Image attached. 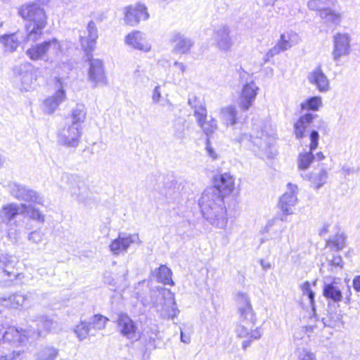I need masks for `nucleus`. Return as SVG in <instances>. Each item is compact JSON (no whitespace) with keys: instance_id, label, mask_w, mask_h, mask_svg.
Here are the masks:
<instances>
[{"instance_id":"nucleus-48","label":"nucleus","mask_w":360,"mask_h":360,"mask_svg":"<svg viewBox=\"0 0 360 360\" xmlns=\"http://www.w3.org/2000/svg\"><path fill=\"white\" fill-rule=\"evenodd\" d=\"M300 289L302 292L303 295L307 296L309 300V303L312 308H314V292L311 289V285L309 281L304 282L300 285Z\"/></svg>"},{"instance_id":"nucleus-55","label":"nucleus","mask_w":360,"mask_h":360,"mask_svg":"<svg viewBox=\"0 0 360 360\" xmlns=\"http://www.w3.org/2000/svg\"><path fill=\"white\" fill-rule=\"evenodd\" d=\"M43 238V234L41 232L38 231H32L28 236L29 241L34 243H39L41 242Z\"/></svg>"},{"instance_id":"nucleus-57","label":"nucleus","mask_w":360,"mask_h":360,"mask_svg":"<svg viewBox=\"0 0 360 360\" xmlns=\"http://www.w3.org/2000/svg\"><path fill=\"white\" fill-rule=\"evenodd\" d=\"M134 77L136 79L140 80L141 82H143L145 79L148 80V77L146 75V71L141 66H138L136 70L134 71Z\"/></svg>"},{"instance_id":"nucleus-45","label":"nucleus","mask_w":360,"mask_h":360,"mask_svg":"<svg viewBox=\"0 0 360 360\" xmlns=\"http://www.w3.org/2000/svg\"><path fill=\"white\" fill-rule=\"evenodd\" d=\"M315 159L313 150L300 153L298 159V167L300 169H306Z\"/></svg>"},{"instance_id":"nucleus-59","label":"nucleus","mask_w":360,"mask_h":360,"mask_svg":"<svg viewBox=\"0 0 360 360\" xmlns=\"http://www.w3.org/2000/svg\"><path fill=\"white\" fill-rule=\"evenodd\" d=\"M330 264L331 265L332 267L342 269L343 261L342 257L339 255L334 256L333 259L330 261Z\"/></svg>"},{"instance_id":"nucleus-4","label":"nucleus","mask_w":360,"mask_h":360,"mask_svg":"<svg viewBox=\"0 0 360 360\" xmlns=\"http://www.w3.org/2000/svg\"><path fill=\"white\" fill-rule=\"evenodd\" d=\"M152 296L155 297L151 304L143 302V305L155 307L164 319H174L179 314L174 293L169 289L161 288L155 291Z\"/></svg>"},{"instance_id":"nucleus-14","label":"nucleus","mask_w":360,"mask_h":360,"mask_svg":"<svg viewBox=\"0 0 360 360\" xmlns=\"http://www.w3.org/2000/svg\"><path fill=\"white\" fill-rule=\"evenodd\" d=\"M299 41L298 34L293 31H285L280 35V38L274 47L266 54L267 58H272L281 52L285 51Z\"/></svg>"},{"instance_id":"nucleus-23","label":"nucleus","mask_w":360,"mask_h":360,"mask_svg":"<svg viewBox=\"0 0 360 360\" xmlns=\"http://www.w3.org/2000/svg\"><path fill=\"white\" fill-rule=\"evenodd\" d=\"M27 210V205L24 203L6 204L0 210V222L8 225L17 215L25 213Z\"/></svg>"},{"instance_id":"nucleus-13","label":"nucleus","mask_w":360,"mask_h":360,"mask_svg":"<svg viewBox=\"0 0 360 360\" xmlns=\"http://www.w3.org/2000/svg\"><path fill=\"white\" fill-rule=\"evenodd\" d=\"M10 192L19 200L44 205V198L39 193L22 184L13 183L10 185Z\"/></svg>"},{"instance_id":"nucleus-25","label":"nucleus","mask_w":360,"mask_h":360,"mask_svg":"<svg viewBox=\"0 0 360 360\" xmlns=\"http://www.w3.org/2000/svg\"><path fill=\"white\" fill-rule=\"evenodd\" d=\"M56 85L58 89L53 96L46 98L43 103V109L48 114L53 113L65 99V91L62 86L60 79H57Z\"/></svg>"},{"instance_id":"nucleus-29","label":"nucleus","mask_w":360,"mask_h":360,"mask_svg":"<svg viewBox=\"0 0 360 360\" xmlns=\"http://www.w3.org/2000/svg\"><path fill=\"white\" fill-rule=\"evenodd\" d=\"M318 117V115L306 113L301 116L294 124V133L298 139L304 136L307 127L313 122L314 119Z\"/></svg>"},{"instance_id":"nucleus-34","label":"nucleus","mask_w":360,"mask_h":360,"mask_svg":"<svg viewBox=\"0 0 360 360\" xmlns=\"http://www.w3.org/2000/svg\"><path fill=\"white\" fill-rule=\"evenodd\" d=\"M188 104L193 110V115L195 118L202 117L207 111L205 104L202 100L195 95H189Z\"/></svg>"},{"instance_id":"nucleus-42","label":"nucleus","mask_w":360,"mask_h":360,"mask_svg":"<svg viewBox=\"0 0 360 360\" xmlns=\"http://www.w3.org/2000/svg\"><path fill=\"white\" fill-rule=\"evenodd\" d=\"M58 355V350L53 347L41 349L37 355V360H55Z\"/></svg>"},{"instance_id":"nucleus-27","label":"nucleus","mask_w":360,"mask_h":360,"mask_svg":"<svg viewBox=\"0 0 360 360\" xmlns=\"http://www.w3.org/2000/svg\"><path fill=\"white\" fill-rule=\"evenodd\" d=\"M125 43L132 48L143 52L150 51L151 46L147 41L144 33L135 30L125 37Z\"/></svg>"},{"instance_id":"nucleus-6","label":"nucleus","mask_w":360,"mask_h":360,"mask_svg":"<svg viewBox=\"0 0 360 360\" xmlns=\"http://www.w3.org/2000/svg\"><path fill=\"white\" fill-rule=\"evenodd\" d=\"M286 221L285 217H274L267 221L266 225L261 229L259 233L264 236L260 239V243H264L268 240H274V243H279L282 239V235L285 231L286 226L283 224V221Z\"/></svg>"},{"instance_id":"nucleus-36","label":"nucleus","mask_w":360,"mask_h":360,"mask_svg":"<svg viewBox=\"0 0 360 360\" xmlns=\"http://www.w3.org/2000/svg\"><path fill=\"white\" fill-rule=\"evenodd\" d=\"M86 116V110L84 105L77 104L76 106L72 109L70 117L71 119V123L75 125L82 126V124L84 122Z\"/></svg>"},{"instance_id":"nucleus-58","label":"nucleus","mask_w":360,"mask_h":360,"mask_svg":"<svg viewBox=\"0 0 360 360\" xmlns=\"http://www.w3.org/2000/svg\"><path fill=\"white\" fill-rule=\"evenodd\" d=\"M20 351L13 352L12 354H6L0 355V360H21Z\"/></svg>"},{"instance_id":"nucleus-63","label":"nucleus","mask_w":360,"mask_h":360,"mask_svg":"<svg viewBox=\"0 0 360 360\" xmlns=\"http://www.w3.org/2000/svg\"><path fill=\"white\" fill-rule=\"evenodd\" d=\"M352 285L356 292H360V276H356L353 278Z\"/></svg>"},{"instance_id":"nucleus-35","label":"nucleus","mask_w":360,"mask_h":360,"mask_svg":"<svg viewBox=\"0 0 360 360\" xmlns=\"http://www.w3.org/2000/svg\"><path fill=\"white\" fill-rule=\"evenodd\" d=\"M28 299V295H24L22 293H15L11 295L8 298L3 299V304L5 307L18 309L22 307L23 304Z\"/></svg>"},{"instance_id":"nucleus-33","label":"nucleus","mask_w":360,"mask_h":360,"mask_svg":"<svg viewBox=\"0 0 360 360\" xmlns=\"http://www.w3.org/2000/svg\"><path fill=\"white\" fill-rule=\"evenodd\" d=\"M108 319L101 314L94 315L89 321H86L90 329L91 336H95L96 332L105 328Z\"/></svg>"},{"instance_id":"nucleus-10","label":"nucleus","mask_w":360,"mask_h":360,"mask_svg":"<svg viewBox=\"0 0 360 360\" xmlns=\"http://www.w3.org/2000/svg\"><path fill=\"white\" fill-rule=\"evenodd\" d=\"M240 77L241 81L244 79L246 81L245 84H243L238 103L240 109L246 111L252 105L257 95L259 88L253 81L248 82V78L250 77L248 72L243 71L240 73Z\"/></svg>"},{"instance_id":"nucleus-54","label":"nucleus","mask_w":360,"mask_h":360,"mask_svg":"<svg viewBox=\"0 0 360 360\" xmlns=\"http://www.w3.org/2000/svg\"><path fill=\"white\" fill-rule=\"evenodd\" d=\"M151 98L153 103L158 104L162 98V93L160 90V85H156L152 91Z\"/></svg>"},{"instance_id":"nucleus-26","label":"nucleus","mask_w":360,"mask_h":360,"mask_svg":"<svg viewBox=\"0 0 360 360\" xmlns=\"http://www.w3.org/2000/svg\"><path fill=\"white\" fill-rule=\"evenodd\" d=\"M235 186V179L229 172L216 175L214 177V186L211 188H217L223 197L231 193Z\"/></svg>"},{"instance_id":"nucleus-20","label":"nucleus","mask_w":360,"mask_h":360,"mask_svg":"<svg viewBox=\"0 0 360 360\" xmlns=\"http://www.w3.org/2000/svg\"><path fill=\"white\" fill-rule=\"evenodd\" d=\"M4 338L6 346H20L24 345L28 339L27 332L22 328L11 326L6 328L4 327Z\"/></svg>"},{"instance_id":"nucleus-19","label":"nucleus","mask_w":360,"mask_h":360,"mask_svg":"<svg viewBox=\"0 0 360 360\" xmlns=\"http://www.w3.org/2000/svg\"><path fill=\"white\" fill-rule=\"evenodd\" d=\"M230 34V27L226 25H220L214 30L213 38L219 51L224 53L231 51L233 42Z\"/></svg>"},{"instance_id":"nucleus-50","label":"nucleus","mask_w":360,"mask_h":360,"mask_svg":"<svg viewBox=\"0 0 360 360\" xmlns=\"http://www.w3.org/2000/svg\"><path fill=\"white\" fill-rule=\"evenodd\" d=\"M36 321H38L41 323V326L46 330V331H51L52 329L54 328L56 323H55L52 319H49L48 316H41L40 320H35Z\"/></svg>"},{"instance_id":"nucleus-47","label":"nucleus","mask_w":360,"mask_h":360,"mask_svg":"<svg viewBox=\"0 0 360 360\" xmlns=\"http://www.w3.org/2000/svg\"><path fill=\"white\" fill-rule=\"evenodd\" d=\"M240 324H238L236 328L237 337L240 338H249L250 328H252L254 325L247 323L244 321H240Z\"/></svg>"},{"instance_id":"nucleus-31","label":"nucleus","mask_w":360,"mask_h":360,"mask_svg":"<svg viewBox=\"0 0 360 360\" xmlns=\"http://www.w3.org/2000/svg\"><path fill=\"white\" fill-rule=\"evenodd\" d=\"M237 110L233 105H229L221 109L220 119L221 122L229 126H233L238 122Z\"/></svg>"},{"instance_id":"nucleus-11","label":"nucleus","mask_w":360,"mask_h":360,"mask_svg":"<svg viewBox=\"0 0 360 360\" xmlns=\"http://www.w3.org/2000/svg\"><path fill=\"white\" fill-rule=\"evenodd\" d=\"M150 17L146 6L136 3L124 8V22L130 26H136L141 20H147Z\"/></svg>"},{"instance_id":"nucleus-9","label":"nucleus","mask_w":360,"mask_h":360,"mask_svg":"<svg viewBox=\"0 0 360 360\" xmlns=\"http://www.w3.org/2000/svg\"><path fill=\"white\" fill-rule=\"evenodd\" d=\"M250 141L252 144V150L261 158H271L272 156L271 146L274 144L273 134L258 131L250 136Z\"/></svg>"},{"instance_id":"nucleus-24","label":"nucleus","mask_w":360,"mask_h":360,"mask_svg":"<svg viewBox=\"0 0 360 360\" xmlns=\"http://www.w3.org/2000/svg\"><path fill=\"white\" fill-rule=\"evenodd\" d=\"M87 37L80 35V44L86 53V55L91 53L94 49L96 41L98 38V29L96 23L91 20L86 26Z\"/></svg>"},{"instance_id":"nucleus-16","label":"nucleus","mask_w":360,"mask_h":360,"mask_svg":"<svg viewBox=\"0 0 360 360\" xmlns=\"http://www.w3.org/2000/svg\"><path fill=\"white\" fill-rule=\"evenodd\" d=\"M236 302L240 314V321L255 325L256 316L248 295L245 292H238L236 293Z\"/></svg>"},{"instance_id":"nucleus-32","label":"nucleus","mask_w":360,"mask_h":360,"mask_svg":"<svg viewBox=\"0 0 360 360\" xmlns=\"http://www.w3.org/2000/svg\"><path fill=\"white\" fill-rule=\"evenodd\" d=\"M207 112L206 111L202 117H198L195 119L203 132L209 137L217 131L218 126L217 122L214 118L210 117L209 120H207Z\"/></svg>"},{"instance_id":"nucleus-44","label":"nucleus","mask_w":360,"mask_h":360,"mask_svg":"<svg viewBox=\"0 0 360 360\" xmlns=\"http://www.w3.org/2000/svg\"><path fill=\"white\" fill-rule=\"evenodd\" d=\"M74 332L79 341L85 340L89 335L91 336L90 329L86 321H81L74 329Z\"/></svg>"},{"instance_id":"nucleus-22","label":"nucleus","mask_w":360,"mask_h":360,"mask_svg":"<svg viewBox=\"0 0 360 360\" xmlns=\"http://www.w3.org/2000/svg\"><path fill=\"white\" fill-rule=\"evenodd\" d=\"M307 79L311 84L316 86L319 92L326 93L330 89V80L320 65L308 74Z\"/></svg>"},{"instance_id":"nucleus-17","label":"nucleus","mask_w":360,"mask_h":360,"mask_svg":"<svg viewBox=\"0 0 360 360\" xmlns=\"http://www.w3.org/2000/svg\"><path fill=\"white\" fill-rule=\"evenodd\" d=\"M350 36L347 33H338L333 36V59L338 62L343 56L350 53Z\"/></svg>"},{"instance_id":"nucleus-60","label":"nucleus","mask_w":360,"mask_h":360,"mask_svg":"<svg viewBox=\"0 0 360 360\" xmlns=\"http://www.w3.org/2000/svg\"><path fill=\"white\" fill-rule=\"evenodd\" d=\"M8 349L6 346V342L4 338V326L0 324V352L4 354V350Z\"/></svg>"},{"instance_id":"nucleus-1","label":"nucleus","mask_w":360,"mask_h":360,"mask_svg":"<svg viewBox=\"0 0 360 360\" xmlns=\"http://www.w3.org/2000/svg\"><path fill=\"white\" fill-rule=\"evenodd\" d=\"M18 14L28 22L25 25L26 34L18 31L0 36V44L6 52L16 51L21 43L36 41L39 39L47 25V17L44 8L37 4L23 5L18 9Z\"/></svg>"},{"instance_id":"nucleus-49","label":"nucleus","mask_w":360,"mask_h":360,"mask_svg":"<svg viewBox=\"0 0 360 360\" xmlns=\"http://www.w3.org/2000/svg\"><path fill=\"white\" fill-rule=\"evenodd\" d=\"M297 355V360H316L315 354L306 349H298Z\"/></svg>"},{"instance_id":"nucleus-21","label":"nucleus","mask_w":360,"mask_h":360,"mask_svg":"<svg viewBox=\"0 0 360 360\" xmlns=\"http://www.w3.org/2000/svg\"><path fill=\"white\" fill-rule=\"evenodd\" d=\"M169 41L172 46V51L179 54L188 53L194 44L191 39L179 32L172 33Z\"/></svg>"},{"instance_id":"nucleus-8","label":"nucleus","mask_w":360,"mask_h":360,"mask_svg":"<svg viewBox=\"0 0 360 360\" xmlns=\"http://www.w3.org/2000/svg\"><path fill=\"white\" fill-rule=\"evenodd\" d=\"M83 134L82 126L66 124L58 132V143L65 147L77 148Z\"/></svg>"},{"instance_id":"nucleus-52","label":"nucleus","mask_w":360,"mask_h":360,"mask_svg":"<svg viewBox=\"0 0 360 360\" xmlns=\"http://www.w3.org/2000/svg\"><path fill=\"white\" fill-rule=\"evenodd\" d=\"M21 83H22V88L26 90V91H28L32 83H33V76H32V74L31 72H26L22 76V78H21Z\"/></svg>"},{"instance_id":"nucleus-18","label":"nucleus","mask_w":360,"mask_h":360,"mask_svg":"<svg viewBox=\"0 0 360 360\" xmlns=\"http://www.w3.org/2000/svg\"><path fill=\"white\" fill-rule=\"evenodd\" d=\"M298 188L296 185L288 184V191L281 197L278 207L283 212L282 217L292 214L294 213V207L295 206L297 198Z\"/></svg>"},{"instance_id":"nucleus-12","label":"nucleus","mask_w":360,"mask_h":360,"mask_svg":"<svg viewBox=\"0 0 360 360\" xmlns=\"http://www.w3.org/2000/svg\"><path fill=\"white\" fill-rule=\"evenodd\" d=\"M132 244L141 245V240L137 233H120L118 237L110 243L109 248L113 255H119L127 252Z\"/></svg>"},{"instance_id":"nucleus-5","label":"nucleus","mask_w":360,"mask_h":360,"mask_svg":"<svg viewBox=\"0 0 360 360\" xmlns=\"http://www.w3.org/2000/svg\"><path fill=\"white\" fill-rule=\"evenodd\" d=\"M61 179L67 182L69 192L75 200L84 205L90 204V190L84 181L79 180L73 175L67 174H63Z\"/></svg>"},{"instance_id":"nucleus-28","label":"nucleus","mask_w":360,"mask_h":360,"mask_svg":"<svg viewBox=\"0 0 360 360\" xmlns=\"http://www.w3.org/2000/svg\"><path fill=\"white\" fill-rule=\"evenodd\" d=\"M159 330L155 325L151 326L145 329L142 336V341L145 347V353L148 350L155 349L157 348V340L159 339Z\"/></svg>"},{"instance_id":"nucleus-41","label":"nucleus","mask_w":360,"mask_h":360,"mask_svg":"<svg viewBox=\"0 0 360 360\" xmlns=\"http://www.w3.org/2000/svg\"><path fill=\"white\" fill-rule=\"evenodd\" d=\"M186 122L181 118L177 119L174 123V136L176 139L183 140L186 138Z\"/></svg>"},{"instance_id":"nucleus-2","label":"nucleus","mask_w":360,"mask_h":360,"mask_svg":"<svg viewBox=\"0 0 360 360\" xmlns=\"http://www.w3.org/2000/svg\"><path fill=\"white\" fill-rule=\"evenodd\" d=\"M223 194L214 188H207L199 199V206L204 218L212 226L224 229L228 223Z\"/></svg>"},{"instance_id":"nucleus-30","label":"nucleus","mask_w":360,"mask_h":360,"mask_svg":"<svg viewBox=\"0 0 360 360\" xmlns=\"http://www.w3.org/2000/svg\"><path fill=\"white\" fill-rule=\"evenodd\" d=\"M336 278H334L330 283H324L323 295V296L333 302L338 303L342 299L341 290L337 285Z\"/></svg>"},{"instance_id":"nucleus-40","label":"nucleus","mask_w":360,"mask_h":360,"mask_svg":"<svg viewBox=\"0 0 360 360\" xmlns=\"http://www.w3.org/2000/svg\"><path fill=\"white\" fill-rule=\"evenodd\" d=\"M323 105L321 96H311L300 104L302 110L317 111Z\"/></svg>"},{"instance_id":"nucleus-3","label":"nucleus","mask_w":360,"mask_h":360,"mask_svg":"<svg viewBox=\"0 0 360 360\" xmlns=\"http://www.w3.org/2000/svg\"><path fill=\"white\" fill-rule=\"evenodd\" d=\"M62 47V42L52 38L32 46L26 51V54L32 60H42L53 63L63 53Z\"/></svg>"},{"instance_id":"nucleus-62","label":"nucleus","mask_w":360,"mask_h":360,"mask_svg":"<svg viewBox=\"0 0 360 360\" xmlns=\"http://www.w3.org/2000/svg\"><path fill=\"white\" fill-rule=\"evenodd\" d=\"M0 263L2 264L4 267L12 263V257L8 254H1L0 255Z\"/></svg>"},{"instance_id":"nucleus-39","label":"nucleus","mask_w":360,"mask_h":360,"mask_svg":"<svg viewBox=\"0 0 360 360\" xmlns=\"http://www.w3.org/2000/svg\"><path fill=\"white\" fill-rule=\"evenodd\" d=\"M320 17L324 20L326 23L338 25L341 22V14L330 8H325L321 11Z\"/></svg>"},{"instance_id":"nucleus-56","label":"nucleus","mask_w":360,"mask_h":360,"mask_svg":"<svg viewBox=\"0 0 360 360\" xmlns=\"http://www.w3.org/2000/svg\"><path fill=\"white\" fill-rule=\"evenodd\" d=\"M312 123H314V127L319 130L326 131L328 129L327 123L319 117L314 119Z\"/></svg>"},{"instance_id":"nucleus-43","label":"nucleus","mask_w":360,"mask_h":360,"mask_svg":"<svg viewBox=\"0 0 360 360\" xmlns=\"http://www.w3.org/2000/svg\"><path fill=\"white\" fill-rule=\"evenodd\" d=\"M327 245L336 251L343 249L345 245V236L343 233H338L327 241Z\"/></svg>"},{"instance_id":"nucleus-64","label":"nucleus","mask_w":360,"mask_h":360,"mask_svg":"<svg viewBox=\"0 0 360 360\" xmlns=\"http://www.w3.org/2000/svg\"><path fill=\"white\" fill-rule=\"evenodd\" d=\"M174 66L179 70V73L181 75H183L186 70V66L183 63H180L178 61H175L174 63Z\"/></svg>"},{"instance_id":"nucleus-37","label":"nucleus","mask_w":360,"mask_h":360,"mask_svg":"<svg viewBox=\"0 0 360 360\" xmlns=\"http://www.w3.org/2000/svg\"><path fill=\"white\" fill-rule=\"evenodd\" d=\"M156 271L157 280L165 285H173L174 282L172 279V270L165 265H161Z\"/></svg>"},{"instance_id":"nucleus-7","label":"nucleus","mask_w":360,"mask_h":360,"mask_svg":"<svg viewBox=\"0 0 360 360\" xmlns=\"http://www.w3.org/2000/svg\"><path fill=\"white\" fill-rule=\"evenodd\" d=\"M89 61L88 80L93 87L105 86L108 84V79L105 72L103 61L98 58H94L91 53L86 55Z\"/></svg>"},{"instance_id":"nucleus-53","label":"nucleus","mask_w":360,"mask_h":360,"mask_svg":"<svg viewBox=\"0 0 360 360\" xmlns=\"http://www.w3.org/2000/svg\"><path fill=\"white\" fill-rule=\"evenodd\" d=\"M307 6L309 10L319 11V13L321 10L325 9L323 2L321 0H310L307 3Z\"/></svg>"},{"instance_id":"nucleus-51","label":"nucleus","mask_w":360,"mask_h":360,"mask_svg":"<svg viewBox=\"0 0 360 360\" xmlns=\"http://www.w3.org/2000/svg\"><path fill=\"white\" fill-rule=\"evenodd\" d=\"M309 150L314 151L317 148L319 140V134L316 129H313L311 131L309 134Z\"/></svg>"},{"instance_id":"nucleus-38","label":"nucleus","mask_w":360,"mask_h":360,"mask_svg":"<svg viewBox=\"0 0 360 360\" xmlns=\"http://www.w3.org/2000/svg\"><path fill=\"white\" fill-rule=\"evenodd\" d=\"M327 179L328 172L323 167H321L318 172H313L309 177V180L316 189H319L323 185H324L327 181Z\"/></svg>"},{"instance_id":"nucleus-15","label":"nucleus","mask_w":360,"mask_h":360,"mask_svg":"<svg viewBox=\"0 0 360 360\" xmlns=\"http://www.w3.org/2000/svg\"><path fill=\"white\" fill-rule=\"evenodd\" d=\"M116 323L117 330L128 340L134 342L141 338L137 333L138 328L135 322L127 314H119Z\"/></svg>"},{"instance_id":"nucleus-46","label":"nucleus","mask_w":360,"mask_h":360,"mask_svg":"<svg viewBox=\"0 0 360 360\" xmlns=\"http://www.w3.org/2000/svg\"><path fill=\"white\" fill-rule=\"evenodd\" d=\"M30 219L43 224L45 221L44 215L39 211V209L35 208L32 205H27V210L25 211Z\"/></svg>"},{"instance_id":"nucleus-61","label":"nucleus","mask_w":360,"mask_h":360,"mask_svg":"<svg viewBox=\"0 0 360 360\" xmlns=\"http://www.w3.org/2000/svg\"><path fill=\"white\" fill-rule=\"evenodd\" d=\"M252 328H250V334L249 338L253 340H258L262 337V328L258 327L255 330H251Z\"/></svg>"}]
</instances>
